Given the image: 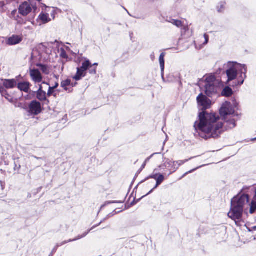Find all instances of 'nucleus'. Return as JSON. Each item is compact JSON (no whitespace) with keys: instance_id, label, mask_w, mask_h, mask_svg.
I'll use <instances>...</instances> for the list:
<instances>
[{"instance_id":"f3484780","label":"nucleus","mask_w":256,"mask_h":256,"mask_svg":"<svg viewBox=\"0 0 256 256\" xmlns=\"http://www.w3.org/2000/svg\"><path fill=\"white\" fill-rule=\"evenodd\" d=\"M86 72L84 70H82L80 68H77V72L76 74L74 76V79L76 80H80L82 77L86 76Z\"/></svg>"},{"instance_id":"de8ad7c7","label":"nucleus","mask_w":256,"mask_h":256,"mask_svg":"<svg viewBox=\"0 0 256 256\" xmlns=\"http://www.w3.org/2000/svg\"><path fill=\"white\" fill-rule=\"evenodd\" d=\"M53 254H52V253L50 254L49 256H52Z\"/></svg>"},{"instance_id":"4468645a","label":"nucleus","mask_w":256,"mask_h":256,"mask_svg":"<svg viewBox=\"0 0 256 256\" xmlns=\"http://www.w3.org/2000/svg\"><path fill=\"white\" fill-rule=\"evenodd\" d=\"M30 86V83L29 82H20L18 84V88L21 90L24 91V92H28Z\"/></svg>"},{"instance_id":"1a4fd4ad","label":"nucleus","mask_w":256,"mask_h":256,"mask_svg":"<svg viewBox=\"0 0 256 256\" xmlns=\"http://www.w3.org/2000/svg\"><path fill=\"white\" fill-rule=\"evenodd\" d=\"M42 111L40 104L36 101H32L29 105V112L32 114L38 115Z\"/></svg>"},{"instance_id":"b1692460","label":"nucleus","mask_w":256,"mask_h":256,"mask_svg":"<svg viewBox=\"0 0 256 256\" xmlns=\"http://www.w3.org/2000/svg\"><path fill=\"white\" fill-rule=\"evenodd\" d=\"M168 22L174 24V26H176L178 28H180L182 26V22L180 20L171 19L170 21H168Z\"/></svg>"},{"instance_id":"f03ea898","label":"nucleus","mask_w":256,"mask_h":256,"mask_svg":"<svg viewBox=\"0 0 256 256\" xmlns=\"http://www.w3.org/2000/svg\"><path fill=\"white\" fill-rule=\"evenodd\" d=\"M248 194H238L231 200V207L228 216L234 220L236 224L241 220L244 206L249 203Z\"/></svg>"},{"instance_id":"3c124183","label":"nucleus","mask_w":256,"mask_h":256,"mask_svg":"<svg viewBox=\"0 0 256 256\" xmlns=\"http://www.w3.org/2000/svg\"><path fill=\"white\" fill-rule=\"evenodd\" d=\"M254 230L256 229V226H254Z\"/></svg>"},{"instance_id":"79ce46f5","label":"nucleus","mask_w":256,"mask_h":256,"mask_svg":"<svg viewBox=\"0 0 256 256\" xmlns=\"http://www.w3.org/2000/svg\"><path fill=\"white\" fill-rule=\"evenodd\" d=\"M26 28H28V29H30V30H32V29L31 26H30Z\"/></svg>"},{"instance_id":"6ab92c4d","label":"nucleus","mask_w":256,"mask_h":256,"mask_svg":"<svg viewBox=\"0 0 256 256\" xmlns=\"http://www.w3.org/2000/svg\"><path fill=\"white\" fill-rule=\"evenodd\" d=\"M165 56V53L162 52L159 58V61H160V67L161 69L162 72V73L164 71V57Z\"/></svg>"},{"instance_id":"8fccbe9b","label":"nucleus","mask_w":256,"mask_h":256,"mask_svg":"<svg viewBox=\"0 0 256 256\" xmlns=\"http://www.w3.org/2000/svg\"><path fill=\"white\" fill-rule=\"evenodd\" d=\"M176 166H178V164H176Z\"/></svg>"},{"instance_id":"aec40b11","label":"nucleus","mask_w":256,"mask_h":256,"mask_svg":"<svg viewBox=\"0 0 256 256\" xmlns=\"http://www.w3.org/2000/svg\"><path fill=\"white\" fill-rule=\"evenodd\" d=\"M222 95L225 96H230L232 94V90L230 87H226L222 90Z\"/></svg>"},{"instance_id":"f8f14e48","label":"nucleus","mask_w":256,"mask_h":256,"mask_svg":"<svg viewBox=\"0 0 256 256\" xmlns=\"http://www.w3.org/2000/svg\"><path fill=\"white\" fill-rule=\"evenodd\" d=\"M60 85L66 91H67L68 92L72 91L73 85L71 83V80H70L67 79L65 80H63L62 82Z\"/></svg>"},{"instance_id":"72a5a7b5","label":"nucleus","mask_w":256,"mask_h":256,"mask_svg":"<svg viewBox=\"0 0 256 256\" xmlns=\"http://www.w3.org/2000/svg\"><path fill=\"white\" fill-rule=\"evenodd\" d=\"M204 38L205 39V42H204V44H207L208 42L209 36L208 34H204Z\"/></svg>"},{"instance_id":"ea45409f","label":"nucleus","mask_w":256,"mask_h":256,"mask_svg":"<svg viewBox=\"0 0 256 256\" xmlns=\"http://www.w3.org/2000/svg\"><path fill=\"white\" fill-rule=\"evenodd\" d=\"M254 200L256 201V188H254Z\"/></svg>"},{"instance_id":"f704fd0d","label":"nucleus","mask_w":256,"mask_h":256,"mask_svg":"<svg viewBox=\"0 0 256 256\" xmlns=\"http://www.w3.org/2000/svg\"><path fill=\"white\" fill-rule=\"evenodd\" d=\"M90 72L92 74H96V69L94 68H91L90 70Z\"/></svg>"},{"instance_id":"6e6d98bb","label":"nucleus","mask_w":256,"mask_h":256,"mask_svg":"<svg viewBox=\"0 0 256 256\" xmlns=\"http://www.w3.org/2000/svg\"><path fill=\"white\" fill-rule=\"evenodd\" d=\"M254 140H256V138H254Z\"/></svg>"},{"instance_id":"09e8293b","label":"nucleus","mask_w":256,"mask_h":256,"mask_svg":"<svg viewBox=\"0 0 256 256\" xmlns=\"http://www.w3.org/2000/svg\"><path fill=\"white\" fill-rule=\"evenodd\" d=\"M36 0L40 2L42 0Z\"/></svg>"},{"instance_id":"f257e3e1","label":"nucleus","mask_w":256,"mask_h":256,"mask_svg":"<svg viewBox=\"0 0 256 256\" xmlns=\"http://www.w3.org/2000/svg\"><path fill=\"white\" fill-rule=\"evenodd\" d=\"M220 117L224 120V124L219 122V118L214 114H209L205 111L200 112L198 120L194 124L195 136L208 140L216 138L221 134L222 130L232 129L236 126V121L238 114L230 102H226L220 110Z\"/></svg>"},{"instance_id":"423d86ee","label":"nucleus","mask_w":256,"mask_h":256,"mask_svg":"<svg viewBox=\"0 0 256 256\" xmlns=\"http://www.w3.org/2000/svg\"><path fill=\"white\" fill-rule=\"evenodd\" d=\"M156 171H158L157 169H155L152 174L147 177L145 180L149 178L154 179L156 180V184L154 187L150 191L146 196H148L150 194L155 188H158L164 180V176L163 174L160 173H157Z\"/></svg>"},{"instance_id":"4be33fe9","label":"nucleus","mask_w":256,"mask_h":256,"mask_svg":"<svg viewBox=\"0 0 256 256\" xmlns=\"http://www.w3.org/2000/svg\"><path fill=\"white\" fill-rule=\"evenodd\" d=\"M226 7V2H221L218 4L216 6V10L218 12H223L224 11Z\"/></svg>"},{"instance_id":"37998d69","label":"nucleus","mask_w":256,"mask_h":256,"mask_svg":"<svg viewBox=\"0 0 256 256\" xmlns=\"http://www.w3.org/2000/svg\"><path fill=\"white\" fill-rule=\"evenodd\" d=\"M188 29V28L187 27L184 26V30L185 31H186Z\"/></svg>"},{"instance_id":"e433bc0d","label":"nucleus","mask_w":256,"mask_h":256,"mask_svg":"<svg viewBox=\"0 0 256 256\" xmlns=\"http://www.w3.org/2000/svg\"><path fill=\"white\" fill-rule=\"evenodd\" d=\"M4 6V3L3 2H0V8H2Z\"/></svg>"},{"instance_id":"dca6fc26","label":"nucleus","mask_w":256,"mask_h":256,"mask_svg":"<svg viewBox=\"0 0 256 256\" xmlns=\"http://www.w3.org/2000/svg\"><path fill=\"white\" fill-rule=\"evenodd\" d=\"M36 97L40 101L46 100V92L42 90V86H40L37 92Z\"/></svg>"},{"instance_id":"58836bf2","label":"nucleus","mask_w":256,"mask_h":256,"mask_svg":"<svg viewBox=\"0 0 256 256\" xmlns=\"http://www.w3.org/2000/svg\"><path fill=\"white\" fill-rule=\"evenodd\" d=\"M150 58L152 59V60H154V53H152V54H151L150 55Z\"/></svg>"},{"instance_id":"0eeeda50","label":"nucleus","mask_w":256,"mask_h":256,"mask_svg":"<svg viewBox=\"0 0 256 256\" xmlns=\"http://www.w3.org/2000/svg\"><path fill=\"white\" fill-rule=\"evenodd\" d=\"M32 8L36 10V5L32 4L31 6L28 2H25L20 5L19 12L24 16H27L31 12Z\"/></svg>"},{"instance_id":"9b49d317","label":"nucleus","mask_w":256,"mask_h":256,"mask_svg":"<svg viewBox=\"0 0 256 256\" xmlns=\"http://www.w3.org/2000/svg\"><path fill=\"white\" fill-rule=\"evenodd\" d=\"M95 226H93L91 229H90V230H88L87 232H84L82 235V236H78L76 238H74V239H70L69 240H65V241H64L62 242H60V243H58L56 244V248H58L60 246H61L68 242H74L75 240H80L82 238H83L84 237H85L88 234V232L92 230Z\"/></svg>"},{"instance_id":"7c9ffc66","label":"nucleus","mask_w":256,"mask_h":256,"mask_svg":"<svg viewBox=\"0 0 256 256\" xmlns=\"http://www.w3.org/2000/svg\"><path fill=\"white\" fill-rule=\"evenodd\" d=\"M17 14V10H14L10 14V17L12 18H14V19H16V15Z\"/></svg>"},{"instance_id":"39448f33","label":"nucleus","mask_w":256,"mask_h":256,"mask_svg":"<svg viewBox=\"0 0 256 256\" xmlns=\"http://www.w3.org/2000/svg\"><path fill=\"white\" fill-rule=\"evenodd\" d=\"M192 158H190L189 159H186L185 160H180L178 161H174L172 162V160H167L166 162L162 164L159 166L160 168H162L163 167L165 168H170L172 167L173 172H171L169 173L168 176L171 174L172 172H176L178 168L186 163V162H188L189 160H190Z\"/></svg>"},{"instance_id":"412c9836","label":"nucleus","mask_w":256,"mask_h":256,"mask_svg":"<svg viewBox=\"0 0 256 256\" xmlns=\"http://www.w3.org/2000/svg\"><path fill=\"white\" fill-rule=\"evenodd\" d=\"M37 66L40 68V70L43 73L46 74H48L50 73V70L46 65L42 64H38Z\"/></svg>"},{"instance_id":"5701e85b","label":"nucleus","mask_w":256,"mask_h":256,"mask_svg":"<svg viewBox=\"0 0 256 256\" xmlns=\"http://www.w3.org/2000/svg\"><path fill=\"white\" fill-rule=\"evenodd\" d=\"M89 67L92 68L91 64L89 60H86L82 63V66L80 68L86 72Z\"/></svg>"},{"instance_id":"864d4df0","label":"nucleus","mask_w":256,"mask_h":256,"mask_svg":"<svg viewBox=\"0 0 256 256\" xmlns=\"http://www.w3.org/2000/svg\"><path fill=\"white\" fill-rule=\"evenodd\" d=\"M125 10L128 12V10L126 9H125Z\"/></svg>"},{"instance_id":"7ed1b4c3","label":"nucleus","mask_w":256,"mask_h":256,"mask_svg":"<svg viewBox=\"0 0 256 256\" xmlns=\"http://www.w3.org/2000/svg\"><path fill=\"white\" fill-rule=\"evenodd\" d=\"M228 68L226 73L228 78V81H232L235 80L238 74V72L241 73L242 80L238 81L236 86H241L243 84L244 79L246 78V67L244 64H241L237 62H229L228 63Z\"/></svg>"},{"instance_id":"2f4dec72","label":"nucleus","mask_w":256,"mask_h":256,"mask_svg":"<svg viewBox=\"0 0 256 256\" xmlns=\"http://www.w3.org/2000/svg\"><path fill=\"white\" fill-rule=\"evenodd\" d=\"M54 90L52 87H50V86L49 87V89H48V92L47 94L48 96H50L52 94V93L54 92Z\"/></svg>"},{"instance_id":"a18cd8bd","label":"nucleus","mask_w":256,"mask_h":256,"mask_svg":"<svg viewBox=\"0 0 256 256\" xmlns=\"http://www.w3.org/2000/svg\"><path fill=\"white\" fill-rule=\"evenodd\" d=\"M98 65V64L97 63H95L93 64V66H97Z\"/></svg>"},{"instance_id":"6e6552de","label":"nucleus","mask_w":256,"mask_h":256,"mask_svg":"<svg viewBox=\"0 0 256 256\" xmlns=\"http://www.w3.org/2000/svg\"><path fill=\"white\" fill-rule=\"evenodd\" d=\"M197 101L199 106H202L203 110H206L211 106V100L202 94H200L197 97Z\"/></svg>"},{"instance_id":"2eb2a0df","label":"nucleus","mask_w":256,"mask_h":256,"mask_svg":"<svg viewBox=\"0 0 256 256\" xmlns=\"http://www.w3.org/2000/svg\"><path fill=\"white\" fill-rule=\"evenodd\" d=\"M22 41V38L18 36H12L8 40V44L10 45H15L19 44Z\"/></svg>"},{"instance_id":"c756f323","label":"nucleus","mask_w":256,"mask_h":256,"mask_svg":"<svg viewBox=\"0 0 256 256\" xmlns=\"http://www.w3.org/2000/svg\"><path fill=\"white\" fill-rule=\"evenodd\" d=\"M202 166H200L199 167H198V168H196L192 170H190L186 172L182 176V178H184V176H186L188 174H190L192 173V172H194V170H196L197 169L199 168H201Z\"/></svg>"},{"instance_id":"20e7f679","label":"nucleus","mask_w":256,"mask_h":256,"mask_svg":"<svg viewBox=\"0 0 256 256\" xmlns=\"http://www.w3.org/2000/svg\"><path fill=\"white\" fill-rule=\"evenodd\" d=\"M218 83L214 76L210 74L206 77L204 87L205 93L208 96L211 97L217 93Z\"/></svg>"},{"instance_id":"a19ab883","label":"nucleus","mask_w":256,"mask_h":256,"mask_svg":"<svg viewBox=\"0 0 256 256\" xmlns=\"http://www.w3.org/2000/svg\"><path fill=\"white\" fill-rule=\"evenodd\" d=\"M146 162H144V163L142 164V166H141L142 169H144V168H145V166H146Z\"/></svg>"},{"instance_id":"49530a36","label":"nucleus","mask_w":256,"mask_h":256,"mask_svg":"<svg viewBox=\"0 0 256 256\" xmlns=\"http://www.w3.org/2000/svg\"><path fill=\"white\" fill-rule=\"evenodd\" d=\"M110 214H109V215L108 216H107V218H110Z\"/></svg>"},{"instance_id":"c85d7f7f","label":"nucleus","mask_w":256,"mask_h":256,"mask_svg":"<svg viewBox=\"0 0 256 256\" xmlns=\"http://www.w3.org/2000/svg\"><path fill=\"white\" fill-rule=\"evenodd\" d=\"M0 92L2 96H4L6 97V98H7L6 97V96H5V95H8V94H6V90L4 88L0 87Z\"/></svg>"},{"instance_id":"a211bd4d","label":"nucleus","mask_w":256,"mask_h":256,"mask_svg":"<svg viewBox=\"0 0 256 256\" xmlns=\"http://www.w3.org/2000/svg\"><path fill=\"white\" fill-rule=\"evenodd\" d=\"M38 18L43 24H46L50 21L49 15L48 14L42 13L38 16Z\"/></svg>"},{"instance_id":"603ef678","label":"nucleus","mask_w":256,"mask_h":256,"mask_svg":"<svg viewBox=\"0 0 256 256\" xmlns=\"http://www.w3.org/2000/svg\"><path fill=\"white\" fill-rule=\"evenodd\" d=\"M125 10L128 12V10L126 9H125Z\"/></svg>"},{"instance_id":"cd10ccee","label":"nucleus","mask_w":256,"mask_h":256,"mask_svg":"<svg viewBox=\"0 0 256 256\" xmlns=\"http://www.w3.org/2000/svg\"><path fill=\"white\" fill-rule=\"evenodd\" d=\"M116 203H122V202L121 201H108V202H105V204L101 206V208H103L106 204H116Z\"/></svg>"},{"instance_id":"c03bdc74","label":"nucleus","mask_w":256,"mask_h":256,"mask_svg":"<svg viewBox=\"0 0 256 256\" xmlns=\"http://www.w3.org/2000/svg\"><path fill=\"white\" fill-rule=\"evenodd\" d=\"M142 170L143 169H142V168H140V169L138 170L139 172H140L141 171H142Z\"/></svg>"},{"instance_id":"bb28decb","label":"nucleus","mask_w":256,"mask_h":256,"mask_svg":"<svg viewBox=\"0 0 256 256\" xmlns=\"http://www.w3.org/2000/svg\"><path fill=\"white\" fill-rule=\"evenodd\" d=\"M60 54L61 58H67L68 56L66 54V52L63 48H61L60 50Z\"/></svg>"},{"instance_id":"9d476101","label":"nucleus","mask_w":256,"mask_h":256,"mask_svg":"<svg viewBox=\"0 0 256 256\" xmlns=\"http://www.w3.org/2000/svg\"><path fill=\"white\" fill-rule=\"evenodd\" d=\"M30 74L32 79L36 83H39L42 82V76L38 70H30Z\"/></svg>"},{"instance_id":"4c0bfd02","label":"nucleus","mask_w":256,"mask_h":256,"mask_svg":"<svg viewBox=\"0 0 256 256\" xmlns=\"http://www.w3.org/2000/svg\"><path fill=\"white\" fill-rule=\"evenodd\" d=\"M58 86V82H56L55 85L52 87L54 90L55 88H56Z\"/></svg>"},{"instance_id":"473e14b6","label":"nucleus","mask_w":256,"mask_h":256,"mask_svg":"<svg viewBox=\"0 0 256 256\" xmlns=\"http://www.w3.org/2000/svg\"><path fill=\"white\" fill-rule=\"evenodd\" d=\"M160 152H156V153H154L153 154H152L149 157H148L144 161V162H146V164L149 160H150L154 155V154H160Z\"/></svg>"},{"instance_id":"a878e982","label":"nucleus","mask_w":256,"mask_h":256,"mask_svg":"<svg viewBox=\"0 0 256 256\" xmlns=\"http://www.w3.org/2000/svg\"><path fill=\"white\" fill-rule=\"evenodd\" d=\"M256 210V201L252 200L250 204V214H253Z\"/></svg>"},{"instance_id":"c9c22d12","label":"nucleus","mask_w":256,"mask_h":256,"mask_svg":"<svg viewBox=\"0 0 256 256\" xmlns=\"http://www.w3.org/2000/svg\"><path fill=\"white\" fill-rule=\"evenodd\" d=\"M56 248V245L55 247L54 248V249L52 250V254H53L54 253L56 250H57V248Z\"/></svg>"},{"instance_id":"5fc2aeb1","label":"nucleus","mask_w":256,"mask_h":256,"mask_svg":"<svg viewBox=\"0 0 256 256\" xmlns=\"http://www.w3.org/2000/svg\"><path fill=\"white\" fill-rule=\"evenodd\" d=\"M125 10L128 12V10L126 9H125Z\"/></svg>"},{"instance_id":"ddd939ff","label":"nucleus","mask_w":256,"mask_h":256,"mask_svg":"<svg viewBox=\"0 0 256 256\" xmlns=\"http://www.w3.org/2000/svg\"><path fill=\"white\" fill-rule=\"evenodd\" d=\"M3 84L6 88H12L16 86L17 82L16 80L14 79L4 80Z\"/></svg>"},{"instance_id":"393cba45","label":"nucleus","mask_w":256,"mask_h":256,"mask_svg":"<svg viewBox=\"0 0 256 256\" xmlns=\"http://www.w3.org/2000/svg\"><path fill=\"white\" fill-rule=\"evenodd\" d=\"M252 188V186H244L242 190L238 194H248L249 192V190Z\"/></svg>"}]
</instances>
